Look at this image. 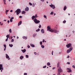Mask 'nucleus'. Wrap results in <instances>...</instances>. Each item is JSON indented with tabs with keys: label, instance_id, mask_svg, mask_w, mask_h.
<instances>
[{
	"label": "nucleus",
	"instance_id": "9d476101",
	"mask_svg": "<svg viewBox=\"0 0 75 75\" xmlns=\"http://www.w3.org/2000/svg\"><path fill=\"white\" fill-rule=\"evenodd\" d=\"M67 70H68L69 71H68V72H72V70L71 69H69L68 68L67 69Z\"/></svg>",
	"mask_w": 75,
	"mask_h": 75
},
{
	"label": "nucleus",
	"instance_id": "dca6fc26",
	"mask_svg": "<svg viewBox=\"0 0 75 75\" xmlns=\"http://www.w3.org/2000/svg\"><path fill=\"white\" fill-rule=\"evenodd\" d=\"M41 32L42 33V34H44V29H41Z\"/></svg>",
	"mask_w": 75,
	"mask_h": 75
},
{
	"label": "nucleus",
	"instance_id": "a18cd8bd",
	"mask_svg": "<svg viewBox=\"0 0 75 75\" xmlns=\"http://www.w3.org/2000/svg\"><path fill=\"white\" fill-rule=\"evenodd\" d=\"M8 41V38H7L5 40V41Z\"/></svg>",
	"mask_w": 75,
	"mask_h": 75
},
{
	"label": "nucleus",
	"instance_id": "5fc2aeb1",
	"mask_svg": "<svg viewBox=\"0 0 75 75\" xmlns=\"http://www.w3.org/2000/svg\"><path fill=\"white\" fill-rule=\"evenodd\" d=\"M7 23H10V21H9V20H8V21H7Z\"/></svg>",
	"mask_w": 75,
	"mask_h": 75
},
{
	"label": "nucleus",
	"instance_id": "c756f323",
	"mask_svg": "<svg viewBox=\"0 0 75 75\" xmlns=\"http://www.w3.org/2000/svg\"><path fill=\"white\" fill-rule=\"evenodd\" d=\"M34 16L35 18H37V17H38V16H37V14H36Z\"/></svg>",
	"mask_w": 75,
	"mask_h": 75
},
{
	"label": "nucleus",
	"instance_id": "49530a36",
	"mask_svg": "<svg viewBox=\"0 0 75 75\" xmlns=\"http://www.w3.org/2000/svg\"><path fill=\"white\" fill-rule=\"evenodd\" d=\"M4 4H5V5L6 4V1H4Z\"/></svg>",
	"mask_w": 75,
	"mask_h": 75
},
{
	"label": "nucleus",
	"instance_id": "c9c22d12",
	"mask_svg": "<svg viewBox=\"0 0 75 75\" xmlns=\"http://www.w3.org/2000/svg\"><path fill=\"white\" fill-rule=\"evenodd\" d=\"M8 11H9V10H6V11L5 12V13H7V12H8Z\"/></svg>",
	"mask_w": 75,
	"mask_h": 75
},
{
	"label": "nucleus",
	"instance_id": "2f4dec72",
	"mask_svg": "<svg viewBox=\"0 0 75 75\" xmlns=\"http://www.w3.org/2000/svg\"><path fill=\"white\" fill-rule=\"evenodd\" d=\"M63 23H64V24H65L66 23V21H65V20H64V21L63 22Z\"/></svg>",
	"mask_w": 75,
	"mask_h": 75
},
{
	"label": "nucleus",
	"instance_id": "393cba45",
	"mask_svg": "<svg viewBox=\"0 0 75 75\" xmlns=\"http://www.w3.org/2000/svg\"><path fill=\"white\" fill-rule=\"evenodd\" d=\"M44 18H45L46 19V20H47V16L44 15V16H43Z\"/></svg>",
	"mask_w": 75,
	"mask_h": 75
},
{
	"label": "nucleus",
	"instance_id": "0e129e2a",
	"mask_svg": "<svg viewBox=\"0 0 75 75\" xmlns=\"http://www.w3.org/2000/svg\"><path fill=\"white\" fill-rule=\"evenodd\" d=\"M17 39H18V36H17Z\"/></svg>",
	"mask_w": 75,
	"mask_h": 75
},
{
	"label": "nucleus",
	"instance_id": "58836bf2",
	"mask_svg": "<svg viewBox=\"0 0 75 75\" xmlns=\"http://www.w3.org/2000/svg\"><path fill=\"white\" fill-rule=\"evenodd\" d=\"M29 4L30 5V6H32V4L30 2L29 3Z\"/></svg>",
	"mask_w": 75,
	"mask_h": 75
},
{
	"label": "nucleus",
	"instance_id": "3c124183",
	"mask_svg": "<svg viewBox=\"0 0 75 75\" xmlns=\"http://www.w3.org/2000/svg\"><path fill=\"white\" fill-rule=\"evenodd\" d=\"M41 1H42V2H44V0H41Z\"/></svg>",
	"mask_w": 75,
	"mask_h": 75
},
{
	"label": "nucleus",
	"instance_id": "6ab92c4d",
	"mask_svg": "<svg viewBox=\"0 0 75 75\" xmlns=\"http://www.w3.org/2000/svg\"><path fill=\"white\" fill-rule=\"evenodd\" d=\"M23 39H25V40H27V37H26L25 36H23Z\"/></svg>",
	"mask_w": 75,
	"mask_h": 75
},
{
	"label": "nucleus",
	"instance_id": "423d86ee",
	"mask_svg": "<svg viewBox=\"0 0 75 75\" xmlns=\"http://www.w3.org/2000/svg\"><path fill=\"white\" fill-rule=\"evenodd\" d=\"M71 44L69 43L66 45V47L68 48H69V47H70V48H72V47H71Z\"/></svg>",
	"mask_w": 75,
	"mask_h": 75
},
{
	"label": "nucleus",
	"instance_id": "4468645a",
	"mask_svg": "<svg viewBox=\"0 0 75 75\" xmlns=\"http://www.w3.org/2000/svg\"><path fill=\"white\" fill-rule=\"evenodd\" d=\"M59 72H62V69L61 68V67H59Z\"/></svg>",
	"mask_w": 75,
	"mask_h": 75
},
{
	"label": "nucleus",
	"instance_id": "2eb2a0df",
	"mask_svg": "<svg viewBox=\"0 0 75 75\" xmlns=\"http://www.w3.org/2000/svg\"><path fill=\"white\" fill-rule=\"evenodd\" d=\"M21 51L23 52V53H24V52H25L26 51V50L25 49L23 50H21Z\"/></svg>",
	"mask_w": 75,
	"mask_h": 75
},
{
	"label": "nucleus",
	"instance_id": "412c9836",
	"mask_svg": "<svg viewBox=\"0 0 75 75\" xmlns=\"http://www.w3.org/2000/svg\"><path fill=\"white\" fill-rule=\"evenodd\" d=\"M25 13V11H23L22 12V14H24Z\"/></svg>",
	"mask_w": 75,
	"mask_h": 75
},
{
	"label": "nucleus",
	"instance_id": "338daca9",
	"mask_svg": "<svg viewBox=\"0 0 75 75\" xmlns=\"http://www.w3.org/2000/svg\"><path fill=\"white\" fill-rule=\"evenodd\" d=\"M4 21H6V20H4Z\"/></svg>",
	"mask_w": 75,
	"mask_h": 75
},
{
	"label": "nucleus",
	"instance_id": "37998d69",
	"mask_svg": "<svg viewBox=\"0 0 75 75\" xmlns=\"http://www.w3.org/2000/svg\"><path fill=\"white\" fill-rule=\"evenodd\" d=\"M14 42V39H12L11 40V42Z\"/></svg>",
	"mask_w": 75,
	"mask_h": 75
},
{
	"label": "nucleus",
	"instance_id": "f257e3e1",
	"mask_svg": "<svg viewBox=\"0 0 75 75\" xmlns=\"http://www.w3.org/2000/svg\"><path fill=\"white\" fill-rule=\"evenodd\" d=\"M47 31H49L51 33H59V31H57L55 29H51V27L49 26H48L47 27Z\"/></svg>",
	"mask_w": 75,
	"mask_h": 75
},
{
	"label": "nucleus",
	"instance_id": "774afa93",
	"mask_svg": "<svg viewBox=\"0 0 75 75\" xmlns=\"http://www.w3.org/2000/svg\"><path fill=\"white\" fill-rule=\"evenodd\" d=\"M13 37H14V38H16V36H13Z\"/></svg>",
	"mask_w": 75,
	"mask_h": 75
},
{
	"label": "nucleus",
	"instance_id": "b1692460",
	"mask_svg": "<svg viewBox=\"0 0 75 75\" xmlns=\"http://www.w3.org/2000/svg\"><path fill=\"white\" fill-rule=\"evenodd\" d=\"M66 9H67V6H65L64 8V10L65 11Z\"/></svg>",
	"mask_w": 75,
	"mask_h": 75
},
{
	"label": "nucleus",
	"instance_id": "a19ab883",
	"mask_svg": "<svg viewBox=\"0 0 75 75\" xmlns=\"http://www.w3.org/2000/svg\"><path fill=\"white\" fill-rule=\"evenodd\" d=\"M72 67H73V68H74V69H75V66L73 65Z\"/></svg>",
	"mask_w": 75,
	"mask_h": 75
},
{
	"label": "nucleus",
	"instance_id": "c85d7f7f",
	"mask_svg": "<svg viewBox=\"0 0 75 75\" xmlns=\"http://www.w3.org/2000/svg\"><path fill=\"white\" fill-rule=\"evenodd\" d=\"M37 35V34H34L33 35V37H35V36Z\"/></svg>",
	"mask_w": 75,
	"mask_h": 75
},
{
	"label": "nucleus",
	"instance_id": "f8f14e48",
	"mask_svg": "<svg viewBox=\"0 0 75 75\" xmlns=\"http://www.w3.org/2000/svg\"><path fill=\"white\" fill-rule=\"evenodd\" d=\"M57 75H61V74H60V72H59V68H58V73Z\"/></svg>",
	"mask_w": 75,
	"mask_h": 75
},
{
	"label": "nucleus",
	"instance_id": "f3484780",
	"mask_svg": "<svg viewBox=\"0 0 75 75\" xmlns=\"http://www.w3.org/2000/svg\"><path fill=\"white\" fill-rule=\"evenodd\" d=\"M23 58H24V56H21L20 57V59H23Z\"/></svg>",
	"mask_w": 75,
	"mask_h": 75
},
{
	"label": "nucleus",
	"instance_id": "0eeeda50",
	"mask_svg": "<svg viewBox=\"0 0 75 75\" xmlns=\"http://www.w3.org/2000/svg\"><path fill=\"white\" fill-rule=\"evenodd\" d=\"M3 67L2 64H0V70H1V72H2V71L3 70Z\"/></svg>",
	"mask_w": 75,
	"mask_h": 75
},
{
	"label": "nucleus",
	"instance_id": "7c9ffc66",
	"mask_svg": "<svg viewBox=\"0 0 75 75\" xmlns=\"http://www.w3.org/2000/svg\"><path fill=\"white\" fill-rule=\"evenodd\" d=\"M50 14L51 15H53L54 14V12H52L51 13H50Z\"/></svg>",
	"mask_w": 75,
	"mask_h": 75
},
{
	"label": "nucleus",
	"instance_id": "4d7b16f0",
	"mask_svg": "<svg viewBox=\"0 0 75 75\" xmlns=\"http://www.w3.org/2000/svg\"><path fill=\"white\" fill-rule=\"evenodd\" d=\"M34 54H35V55H37V53H36V52H35Z\"/></svg>",
	"mask_w": 75,
	"mask_h": 75
},
{
	"label": "nucleus",
	"instance_id": "79ce46f5",
	"mask_svg": "<svg viewBox=\"0 0 75 75\" xmlns=\"http://www.w3.org/2000/svg\"><path fill=\"white\" fill-rule=\"evenodd\" d=\"M67 64H68L69 65V64H70V62H67Z\"/></svg>",
	"mask_w": 75,
	"mask_h": 75
},
{
	"label": "nucleus",
	"instance_id": "6e6552de",
	"mask_svg": "<svg viewBox=\"0 0 75 75\" xmlns=\"http://www.w3.org/2000/svg\"><path fill=\"white\" fill-rule=\"evenodd\" d=\"M14 19V17H12L10 19V21L11 23H12L13 22V20Z\"/></svg>",
	"mask_w": 75,
	"mask_h": 75
},
{
	"label": "nucleus",
	"instance_id": "09e8293b",
	"mask_svg": "<svg viewBox=\"0 0 75 75\" xmlns=\"http://www.w3.org/2000/svg\"><path fill=\"white\" fill-rule=\"evenodd\" d=\"M19 17L20 18H22V16H19Z\"/></svg>",
	"mask_w": 75,
	"mask_h": 75
},
{
	"label": "nucleus",
	"instance_id": "bf43d9fd",
	"mask_svg": "<svg viewBox=\"0 0 75 75\" xmlns=\"http://www.w3.org/2000/svg\"><path fill=\"white\" fill-rule=\"evenodd\" d=\"M1 25H3V23H2L1 24Z\"/></svg>",
	"mask_w": 75,
	"mask_h": 75
},
{
	"label": "nucleus",
	"instance_id": "5701e85b",
	"mask_svg": "<svg viewBox=\"0 0 75 75\" xmlns=\"http://www.w3.org/2000/svg\"><path fill=\"white\" fill-rule=\"evenodd\" d=\"M9 47H13V45H12V44H9Z\"/></svg>",
	"mask_w": 75,
	"mask_h": 75
},
{
	"label": "nucleus",
	"instance_id": "bb28decb",
	"mask_svg": "<svg viewBox=\"0 0 75 75\" xmlns=\"http://www.w3.org/2000/svg\"><path fill=\"white\" fill-rule=\"evenodd\" d=\"M40 29L38 28L37 30H36V32H38V31H40Z\"/></svg>",
	"mask_w": 75,
	"mask_h": 75
},
{
	"label": "nucleus",
	"instance_id": "e2e57ef3",
	"mask_svg": "<svg viewBox=\"0 0 75 75\" xmlns=\"http://www.w3.org/2000/svg\"><path fill=\"white\" fill-rule=\"evenodd\" d=\"M6 48H4V51H6Z\"/></svg>",
	"mask_w": 75,
	"mask_h": 75
},
{
	"label": "nucleus",
	"instance_id": "13d9d810",
	"mask_svg": "<svg viewBox=\"0 0 75 75\" xmlns=\"http://www.w3.org/2000/svg\"><path fill=\"white\" fill-rule=\"evenodd\" d=\"M61 53H62V52H59V54H61Z\"/></svg>",
	"mask_w": 75,
	"mask_h": 75
},
{
	"label": "nucleus",
	"instance_id": "6e6d98bb",
	"mask_svg": "<svg viewBox=\"0 0 75 75\" xmlns=\"http://www.w3.org/2000/svg\"><path fill=\"white\" fill-rule=\"evenodd\" d=\"M57 68H59V65H58V63L57 64Z\"/></svg>",
	"mask_w": 75,
	"mask_h": 75
},
{
	"label": "nucleus",
	"instance_id": "7ed1b4c3",
	"mask_svg": "<svg viewBox=\"0 0 75 75\" xmlns=\"http://www.w3.org/2000/svg\"><path fill=\"white\" fill-rule=\"evenodd\" d=\"M21 13V10L20 9H18L16 10V14L18 15Z\"/></svg>",
	"mask_w": 75,
	"mask_h": 75
},
{
	"label": "nucleus",
	"instance_id": "1a4fd4ad",
	"mask_svg": "<svg viewBox=\"0 0 75 75\" xmlns=\"http://www.w3.org/2000/svg\"><path fill=\"white\" fill-rule=\"evenodd\" d=\"M6 58H7V59H10L9 58V56L7 54H6Z\"/></svg>",
	"mask_w": 75,
	"mask_h": 75
},
{
	"label": "nucleus",
	"instance_id": "f704fd0d",
	"mask_svg": "<svg viewBox=\"0 0 75 75\" xmlns=\"http://www.w3.org/2000/svg\"><path fill=\"white\" fill-rule=\"evenodd\" d=\"M4 48H6V45H5V44L4 45Z\"/></svg>",
	"mask_w": 75,
	"mask_h": 75
},
{
	"label": "nucleus",
	"instance_id": "69168bd1",
	"mask_svg": "<svg viewBox=\"0 0 75 75\" xmlns=\"http://www.w3.org/2000/svg\"><path fill=\"white\" fill-rule=\"evenodd\" d=\"M73 33H75V31H73Z\"/></svg>",
	"mask_w": 75,
	"mask_h": 75
},
{
	"label": "nucleus",
	"instance_id": "052dcab7",
	"mask_svg": "<svg viewBox=\"0 0 75 75\" xmlns=\"http://www.w3.org/2000/svg\"><path fill=\"white\" fill-rule=\"evenodd\" d=\"M55 69V67H53L52 69Z\"/></svg>",
	"mask_w": 75,
	"mask_h": 75
},
{
	"label": "nucleus",
	"instance_id": "a878e982",
	"mask_svg": "<svg viewBox=\"0 0 75 75\" xmlns=\"http://www.w3.org/2000/svg\"><path fill=\"white\" fill-rule=\"evenodd\" d=\"M6 37L7 38H8L10 37V35H6Z\"/></svg>",
	"mask_w": 75,
	"mask_h": 75
},
{
	"label": "nucleus",
	"instance_id": "de8ad7c7",
	"mask_svg": "<svg viewBox=\"0 0 75 75\" xmlns=\"http://www.w3.org/2000/svg\"><path fill=\"white\" fill-rule=\"evenodd\" d=\"M24 75H27V73H24Z\"/></svg>",
	"mask_w": 75,
	"mask_h": 75
},
{
	"label": "nucleus",
	"instance_id": "a211bd4d",
	"mask_svg": "<svg viewBox=\"0 0 75 75\" xmlns=\"http://www.w3.org/2000/svg\"><path fill=\"white\" fill-rule=\"evenodd\" d=\"M30 45L31 47H35V46L32 44H30Z\"/></svg>",
	"mask_w": 75,
	"mask_h": 75
},
{
	"label": "nucleus",
	"instance_id": "ddd939ff",
	"mask_svg": "<svg viewBox=\"0 0 75 75\" xmlns=\"http://www.w3.org/2000/svg\"><path fill=\"white\" fill-rule=\"evenodd\" d=\"M25 10L26 11H28V10H29V8L28 7H26V8H25Z\"/></svg>",
	"mask_w": 75,
	"mask_h": 75
},
{
	"label": "nucleus",
	"instance_id": "e433bc0d",
	"mask_svg": "<svg viewBox=\"0 0 75 75\" xmlns=\"http://www.w3.org/2000/svg\"><path fill=\"white\" fill-rule=\"evenodd\" d=\"M46 67H47V66H45L43 67V68H46Z\"/></svg>",
	"mask_w": 75,
	"mask_h": 75
},
{
	"label": "nucleus",
	"instance_id": "ea45409f",
	"mask_svg": "<svg viewBox=\"0 0 75 75\" xmlns=\"http://www.w3.org/2000/svg\"><path fill=\"white\" fill-rule=\"evenodd\" d=\"M35 6V4H34V3L33 4V5H32V7H34Z\"/></svg>",
	"mask_w": 75,
	"mask_h": 75
},
{
	"label": "nucleus",
	"instance_id": "c03bdc74",
	"mask_svg": "<svg viewBox=\"0 0 75 75\" xmlns=\"http://www.w3.org/2000/svg\"><path fill=\"white\" fill-rule=\"evenodd\" d=\"M28 48H30V46H29V45H28Z\"/></svg>",
	"mask_w": 75,
	"mask_h": 75
},
{
	"label": "nucleus",
	"instance_id": "8fccbe9b",
	"mask_svg": "<svg viewBox=\"0 0 75 75\" xmlns=\"http://www.w3.org/2000/svg\"><path fill=\"white\" fill-rule=\"evenodd\" d=\"M53 52H54V51H52V55H53Z\"/></svg>",
	"mask_w": 75,
	"mask_h": 75
},
{
	"label": "nucleus",
	"instance_id": "680f3d73",
	"mask_svg": "<svg viewBox=\"0 0 75 75\" xmlns=\"http://www.w3.org/2000/svg\"><path fill=\"white\" fill-rule=\"evenodd\" d=\"M10 12H13V10H11L10 11Z\"/></svg>",
	"mask_w": 75,
	"mask_h": 75
},
{
	"label": "nucleus",
	"instance_id": "864d4df0",
	"mask_svg": "<svg viewBox=\"0 0 75 75\" xmlns=\"http://www.w3.org/2000/svg\"><path fill=\"white\" fill-rule=\"evenodd\" d=\"M69 58V55H68L67 57V58Z\"/></svg>",
	"mask_w": 75,
	"mask_h": 75
},
{
	"label": "nucleus",
	"instance_id": "4be33fe9",
	"mask_svg": "<svg viewBox=\"0 0 75 75\" xmlns=\"http://www.w3.org/2000/svg\"><path fill=\"white\" fill-rule=\"evenodd\" d=\"M41 47L42 48H44V47H45V46H44L43 45H41Z\"/></svg>",
	"mask_w": 75,
	"mask_h": 75
},
{
	"label": "nucleus",
	"instance_id": "473e14b6",
	"mask_svg": "<svg viewBox=\"0 0 75 75\" xmlns=\"http://www.w3.org/2000/svg\"><path fill=\"white\" fill-rule=\"evenodd\" d=\"M40 44L41 45H42V41L40 42Z\"/></svg>",
	"mask_w": 75,
	"mask_h": 75
},
{
	"label": "nucleus",
	"instance_id": "603ef678",
	"mask_svg": "<svg viewBox=\"0 0 75 75\" xmlns=\"http://www.w3.org/2000/svg\"><path fill=\"white\" fill-rule=\"evenodd\" d=\"M42 42H45V40H42Z\"/></svg>",
	"mask_w": 75,
	"mask_h": 75
},
{
	"label": "nucleus",
	"instance_id": "aec40b11",
	"mask_svg": "<svg viewBox=\"0 0 75 75\" xmlns=\"http://www.w3.org/2000/svg\"><path fill=\"white\" fill-rule=\"evenodd\" d=\"M47 65L48 66H50V65H51V64H50V62H48L47 64Z\"/></svg>",
	"mask_w": 75,
	"mask_h": 75
},
{
	"label": "nucleus",
	"instance_id": "20e7f679",
	"mask_svg": "<svg viewBox=\"0 0 75 75\" xmlns=\"http://www.w3.org/2000/svg\"><path fill=\"white\" fill-rule=\"evenodd\" d=\"M73 48L72 47H71V48H70L69 49L67 50V53H69V52H71V51L72 50Z\"/></svg>",
	"mask_w": 75,
	"mask_h": 75
},
{
	"label": "nucleus",
	"instance_id": "72a5a7b5",
	"mask_svg": "<svg viewBox=\"0 0 75 75\" xmlns=\"http://www.w3.org/2000/svg\"><path fill=\"white\" fill-rule=\"evenodd\" d=\"M25 56L26 57V58H28V55H26Z\"/></svg>",
	"mask_w": 75,
	"mask_h": 75
},
{
	"label": "nucleus",
	"instance_id": "cd10ccee",
	"mask_svg": "<svg viewBox=\"0 0 75 75\" xmlns=\"http://www.w3.org/2000/svg\"><path fill=\"white\" fill-rule=\"evenodd\" d=\"M9 33H12V31H11V29H10L9 30Z\"/></svg>",
	"mask_w": 75,
	"mask_h": 75
},
{
	"label": "nucleus",
	"instance_id": "39448f33",
	"mask_svg": "<svg viewBox=\"0 0 75 75\" xmlns=\"http://www.w3.org/2000/svg\"><path fill=\"white\" fill-rule=\"evenodd\" d=\"M51 4L52 5H49L50 7L51 8H52L53 9H54V8H55V5H53L52 4Z\"/></svg>",
	"mask_w": 75,
	"mask_h": 75
},
{
	"label": "nucleus",
	"instance_id": "9b49d317",
	"mask_svg": "<svg viewBox=\"0 0 75 75\" xmlns=\"http://www.w3.org/2000/svg\"><path fill=\"white\" fill-rule=\"evenodd\" d=\"M22 23V21H20L18 24V26H19V25H20Z\"/></svg>",
	"mask_w": 75,
	"mask_h": 75
},
{
	"label": "nucleus",
	"instance_id": "f03ea898",
	"mask_svg": "<svg viewBox=\"0 0 75 75\" xmlns=\"http://www.w3.org/2000/svg\"><path fill=\"white\" fill-rule=\"evenodd\" d=\"M32 19L34 21V22L35 23V24H38L40 23V21L38 20H37V19L34 16H33L32 17Z\"/></svg>",
	"mask_w": 75,
	"mask_h": 75
},
{
	"label": "nucleus",
	"instance_id": "4c0bfd02",
	"mask_svg": "<svg viewBox=\"0 0 75 75\" xmlns=\"http://www.w3.org/2000/svg\"><path fill=\"white\" fill-rule=\"evenodd\" d=\"M41 27V25H40L39 26V28H40Z\"/></svg>",
	"mask_w": 75,
	"mask_h": 75
}]
</instances>
